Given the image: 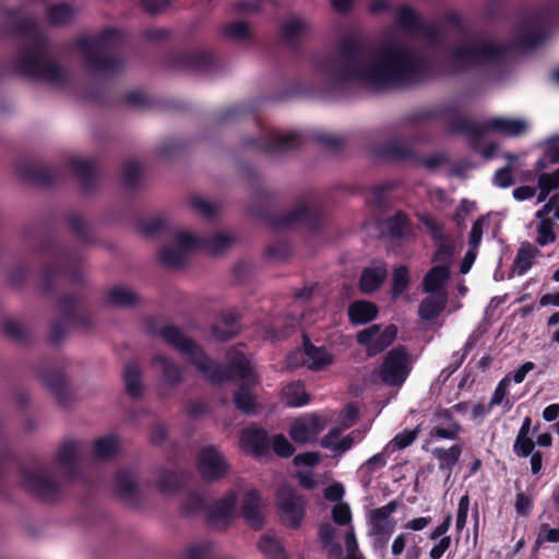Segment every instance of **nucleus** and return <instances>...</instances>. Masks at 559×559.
Returning a JSON list of instances; mask_svg holds the SVG:
<instances>
[{
    "mask_svg": "<svg viewBox=\"0 0 559 559\" xmlns=\"http://www.w3.org/2000/svg\"><path fill=\"white\" fill-rule=\"evenodd\" d=\"M197 468L204 480L217 481L228 474L229 464L215 445H206L198 452Z\"/></svg>",
    "mask_w": 559,
    "mask_h": 559,
    "instance_id": "obj_12",
    "label": "nucleus"
},
{
    "mask_svg": "<svg viewBox=\"0 0 559 559\" xmlns=\"http://www.w3.org/2000/svg\"><path fill=\"white\" fill-rule=\"evenodd\" d=\"M79 260L67 252H61L53 257L43 266L44 280L53 277H69L78 273Z\"/></svg>",
    "mask_w": 559,
    "mask_h": 559,
    "instance_id": "obj_21",
    "label": "nucleus"
},
{
    "mask_svg": "<svg viewBox=\"0 0 559 559\" xmlns=\"http://www.w3.org/2000/svg\"><path fill=\"white\" fill-rule=\"evenodd\" d=\"M235 241L234 236L225 233H216L210 238H204L192 231L180 230L174 233L171 240L160 248L158 257L165 266L181 269L200 250L211 255H222Z\"/></svg>",
    "mask_w": 559,
    "mask_h": 559,
    "instance_id": "obj_5",
    "label": "nucleus"
},
{
    "mask_svg": "<svg viewBox=\"0 0 559 559\" xmlns=\"http://www.w3.org/2000/svg\"><path fill=\"white\" fill-rule=\"evenodd\" d=\"M420 432L419 426L412 430H403L397 433L386 445V449L391 452L403 450L409 447L418 437Z\"/></svg>",
    "mask_w": 559,
    "mask_h": 559,
    "instance_id": "obj_47",
    "label": "nucleus"
},
{
    "mask_svg": "<svg viewBox=\"0 0 559 559\" xmlns=\"http://www.w3.org/2000/svg\"><path fill=\"white\" fill-rule=\"evenodd\" d=\"M119 443L116 436L98 438L94 442L93 454L96 459L110 460L118 452Z\"/></svg>",
    "mask_w": 559,
    "mask_h": 559,
    "instance_id": "obj_40",
    "label": "nucleus"
},
{
    "mask_svg": "<svg viewBox=\"0 0 559 559\" xmlns=\"http://www.w3.org/2000/svg\"><path fill=\"white\" fill-rule=\"evenodd\" d=\"M286 402L292 407H301L309 403V394L300 381L292 382L283 390Z\"/></svg>",
    "mask_w": 559,
    "mask_h": 559,
    "instance_id": "obj_39",
    "label": "nucleus"
},
{
    "mask_svg": "<svg viewBox=\"0 0 559 559\" xmlns=\"http://www.w3.org/2000/svg\"><path fill=\"white\" fill-rule=\"evenodd\" d=\"M302 143L304 136L299 132H272L265 141L258 143V146L269 154H276L297 148Z\"/></svg>",
    "mask_w": 559,
    "mask_h": 559,
    "instance_id": "obj_18",
    "label": "nucleus"
},
{
    "mask_svg": "<svg viewBox=\"0 0 559 559\" xmlns=\"http://www.w3.org/2000/svg\"><path fill=\"white\" fill-rule=\"evenodd\" d=\"M436 418L447 427H433L430 431L431 438L455 440L462 430L461 425L454 419L452 411L442 408L436 412Z\"/></svg>",
    "mask_w": 559,
    "mask_h": 559,
    "instance_id": "obj_26",
    "label": "nucleus"
},
{
    "mask_svg": "<svg viewBox=\"0 0 559 559\" xmlns=\"http://www.w3.org/2000/svg\"><path fill=\"white\" fill-rule=\"evenodd\" d=\"M535 451V441L531 436H516L513 443V452L518 457H527Z\"/></svg>",
    "mask_w": 559,
    "mask_h": 559,
    "instance_id": "obj_56",
    "label": "nucleus"
},
{
    "mask_svg": "<svg viewBox=\"0 0 559 559\" xmlns=\"http://www.w3.org/2000/svg\"><path fill=\"white\" fill-rule=\"evenodd\" d=\"M152 365L162 370L163 379L168 385L182 382V369L171 359L157 355L152 359Z\"/></svg>",
    "mask_w": 559,
    "mask_h": 559,
    "instance_id": "obj_31",
    "label": "nucleus"
},
{
    "mask_svg": "<svg viewBox=\"0 0 559 559\" xmlns=\"http://www.w3.org/2000/svg\"><path fill=\"white\" fill-rule=\"evenodd\" d=\"M462 451V445L456 443L451 445L449 449L435 448L432 450V455L440 461L439 469L447 472L448 476H450L461 457Z\"/></svg>",
    "mask_w": 559,
    "mask_h": 559,
    "instance_id": "obj_32",
    "label": "nucleus"
},
{
    "mask_svg": "<svg viewBox=\"0 0 559 559\" xmlns=\"http://www.w3.org/2000/svg\"><path fill=\"white\" fill-rule=\"evenodd\" d=\"M515 511L521 516H528L533 509V499L525 492L520 491L515 496Z\"/></svg>",
    "mask_w": 559,
    "mask_h": 559,
    "instance_id": "obj_63",
    "label": "nucleus"
},
{
    "mask_svg": "<svg viewBox=\"0 0 559 559\" xmlns=\"http://www.w3.org/2000/svg\"><path fill=\"white\" fill-rule=\"evenodd\" d=\"M58 308L61 318L55 319L51 322L49 332L50 345L58 346L67 336L64 322L83 331L94 329V322L86 311V302L81 294H61L58 298Z\"/></svg>",
    "mask_w": 559,
    "mask_h": 559,
    "instance_id": "obj_8",
    "label": "nucleus"
},
{
    "mask_svg": "<svg viewBox=\"0 0 559 559\" xmlns=\"http://www.w3.org/2000/svg\"><path fill=\"white\" fill-rule=\"evenodd\" d=\"M275 498L281 523L290 530H298L306 516V498L290 485L280 486Z\"/></svg>",
    "mask_w": 559,
    "mask_h": 559,
    "instance_id": "obj_10",
    "label": "nucleus"
},
{
    "mask_svg": "<svg viewBox=\"0 0 559 559\" xmlns=\"http://www.w3.org/2000/svg\"><path fill=\"white\" fill-rule=\"evenodd\" d=\"M24 36V48L14 59L17 72L24 76L45 82L53 87L66 86L71 79L68 69L48 55L47 36L32 19L20 22Z\"/></svg>",
    "mask_w": 559,
    "mask_h": 559,
    "instance_id": "obj_3",
    "label": "nucleus"
},
{
    "mask_svg": "<svg viewBox=\"0 0 559 559\" xmlns=\"http://www.w3.org/2000/svg\"><path fill=\"white\" fill-rule=\"evenodd\" d=\"M185 481L183 473L177 469H162L156 486L162 493L169 495L179 491Z\"/></svg>",
    "mask_w": 559,
    "mask_h": 559,
    "instance_id": "obj_33",
    "label": "nucleus"
},
{
    "mask_svg": "<svg viewBox=\"0 0 559 559\" xmlns=\"http://www.w3.org/2000/svg\"><path fill=\"white\" fill-rule=\"evenodd\" d=\"M302 347L309 370L319 372L334 362V356L324 346H316L307 335L302 336Z\"/></svg>",
    "mask_w": 559,
    "mask_h": 559,
    "instance_id": "obj_22",
    "label": "nucleus"
},
{
    "mask_svg": "<svg viewBox=\"0 0 559 559\" xmlns=\"http://www.w3.org/2000/svg\"><path fill=\"white\" fill-rule=\"evenodd\" d=\"M397 25L411 33H418L421 31L420 19L418 14L409 7H402L396 15Z\"/></svg>",
    "mask_w": 559,
    "mask_h": 559,
    "instance_id": "obj_41",
    "label": "nucleus"
},
{
    "mask_svg": "<svg viewBox=\"0 0 559 559\" xmlns=\"http://www.w3.org/2000/svg\"><path fill=\"white\" fill-rule=\"evenodd\" d=\"M258 548L265 559H288L280 540L270 535L265 534L260 537Z\"/></svg>",
    "mask_w": 559,
    "mask_h": 559,
    "instance_id": "obj_38",
    "label": "nucleus"
},
{
    "mask_svg": "<svg viewBox=\"0 0 559 559\" xmlns=\"http://www.w3.org/2000/svg\"><path fill=\"white\" fill-rule=\"evenodd\" d=\"M453 110L450 106H438L436 108H425L420 109L416 112H414L411 116V121L413 122H423L428 121L430 119H433L439 116H450L452 115Z\"/></svg>",
    "mask_w": 559,
    "mask_h": 559,
    "instance_id": "obj_49",
    "label": "nucleus"
},
{
    "mask_svg": "<svg viewBox=\"0 0 559 559\" xmlns=\"http://www.w3.org/2000/svg\"><path fill=\"white\" fill-rule=\"evenodd\" d=\"M106 302L114 307H131L136 305L135 294L123 287H114L106 296Z\"/></svg>",
    "mask_w": 559,
    "mask_h": 559,
    "instance_id": "obj_42",
    "label": "nucleus"
},
{
    "mask_svg": "<svg viewBox=\"0 0 559 559\" xmlns=\"http://www.w3.org/2000/svg\"><path fill=\"white\" fill-rule=\"evenodd\" d=\"M420 223L427 228L435 240L443 239V227L431 215L425 214L419 217Z\"/></svg>",
    "mask_w": 559,
    "mask_h": 559,
    "instance_id": "obj_61",
    "label": "nucleus"
},
{
    "mask_svg": "<svg viewBox=\"0 0 559 559\" xmlns=\"http://www.w3.org/2000/svg\"><path fill=\"white\" fill-rule=\"evenodd\" d=\"M271 449L277 456L283 459H288L295 453V447L283 433H277L274 435L272 439L270 438V450Z\"/></svg>",
    "mask_w": 559,
    "mask_h": 559,
    "instance_id": "obj_48",
    "label": "nucleus"
},
{
    "mask_svg": "<svg viewBox=\"0 0 559 559\" xmlns=\"http://www.w3.org/2000/svg\"><path fill=\"white\" fill-rule=\"evenodd\" d=\"M447 302L448 297L427 296L419 304L418 316L426 321L435 320L444 310Z\"/></svg>",
    "mask_w": 559,
    "mask_h": 559,
    "instance_id": "obj_34",
    "label": "nucleus"
},
{
    "mask_svg": "<svg viewBox=\"0 0 559 559\" xmlns=\"http://www.w3.org/2000/svg\"><path fill=\"white\" fill-rule=\"evenodd\" d=\"M141 165L139 162L129 160L124 164L123 167V180L124 183L129 187L134 186L141 176Z\"/></svg>",
    "mask_w": 559,
    "mask_h": 559,
    "instance_id": "obj_59",
    "label": "nucleus"
},
{
    "mask_svg": "<svg viewBox=\"0 0 559 559\" xmlns=\"http://www.w3.org/2000/svg\"><path fill=\"white\" fill-rule=\"evenodd\" d=\"M454 248L451 243L441 242L433 254V266L426 273L423 280H449Z\"/></svg>",
    "mask_w": 559,
    "mask_h": 559,
    "instance_id": "obj_20",
    "label": "nucleus"
},
{
    "mask_svg": "<svg viewBox=\"0 0 559 559\" xmlns=\"http://www.w3.org/2000/svg\"><path fill=\"white\" fill-rule=\"evenodd\" d=\"M41 381L59 404L66 406L70 401L66 374L60 370H48L41 374Z\"/></svg>",
    "mask_w": 559,
    "mask_h": 559,
    "instance_id": "obj_25",
    "label": "nucleus"
},
{
    "mask_svg": "<svg viewBox=\"0 0 559 559\" xmlns=\"http://www.w3.org/2000/svg\"><path fill=\"white\" fill-rule=\"evenodd\" d=\"M79 448L74 440L64 441L57 452V463L69 483L82 479V473L78 465Z\"/></svg>",
    "mask_w": 559,
    "mask_h": 559,
    "instance_id": "obj_16",
    "label": "nucleus"
},
{
    "mask_svg": "<svg viewBox=\"0 0 559 559\" xmlns=\"http://www.w3.org/2000/svg\"><path fill=\"white\" fill-rule=\"evenodd\" d=\"M408 352L405 346L399 345L389 350L383 357L379 369L381 381L389 386H402L411 373Z\"/></svg>",
    "mask_w": 559,
    "mask_h": 559,
    "instance_id": "obj_11",
    "label": "nucleus"
},
{
    "mask_svg": "<svg viewBox=\"0 0 559 559\" xmlns=\"http://www.w3.org/2000/svg\"><path fill=\"white\" fill-rule=\"evenodd\" d=\"M189 205L195 213L203 216L204 218H211L218 212L216 204L209 202L207 200H204L198 195L190 199Z\"/></svg>",
    "mask_w": 559,
    "mask_h": 559,
    "instance_id": "obj_50",
    "label": "nucleus"
},
{
    "mask_svg": "<svg viewBox=\"0 0 559 559\" xmlns=\"http://www.w3.org/2000/svg\"><path fill=\"white\" fill-rule=\"evenodd\" d=\"M136 479V472L133 468H120L115 475V492L130 507H139L140 491Z\"/></svg>",
    "mask_w": 559,
    "mask_h": 559,
    "instance_id": "obj_15",
    "label": "nucleus"
},
{
    "mask_svg": "<svg viewBox=\"0 0 559 559\" xmlns=\"http://www.w3.org/2000/svg\"><path fill=\"white\" fill-rule=\"evenodd\" d=\"M236 502L237 496L234 491H230L210 507H206V524L211 526L223 525L226 527L234 516Z\"/></svg>",
    "mask_w": 559,
    "mask_h": 559,
    "instance_id": "obj_17",
    "label": "nucleus"
},
{
    "mask_svg": "<svg viewBox=\"0 0 559 559\" xmlns=\"http://www.w3.org/2000/svg\"><path fill=\"white\" fill-rule=\"evenodd\" d=\"M526 120L521 118L495 117L481 122L468 118L454 119L449 123L451 132L466 134L478 139L486 133L495 132L504 136H520L527 131Z\"/></svg>",
    "mask_w": 559,
    "mask_h": 559,
    "instance_id": "obj_9",
    "label": "nucleus"
},
{
    "mask_svg": "<svg viewBox=\"0 0 559 559\" xmlns=\"http://www.w3.org/2000/svg\"><path fill=\"white\" fill-rule=\"evenodd\" d=\"M311 31V24L301 17H292L282 25V35L284 41L289 46H295Z\"/></svg>",
    "mask_w": 559,
    "mask_h": 559,
    "instance_id": "obj_27",
    "label": "nucleus"
},
{
    "mask_svg": "<svg viewBox=\"0 0 559 559\" xmlns=\"http://www.w3.org/2000/svg\"><path fill=\"white\" fill-rule=\"evenodd\" d=\"M559 21V0L526 14L516 24L509 46L468 36L452 52L453 60L466 66L490 64L504 61L513 51L538 47L549 36L550 27Z\"/></svg>",
    "mask_w": 559,
    "mask_h": 559,
    "instance_id": "obj_2",
    "label": "nucleus"
},
{
    "mask_svg": "<svg viewBox=\"0 0 559 559\" xmlns=\"http://www.w3.org/2000/svg\"><path fill=\"white\" fill-rule=\"evenodd\" d=\"M10 468L19 473L21 485L36 499L52 503L61 498L62 486L47 474L44 463L37 462L35 469H29L5 450L0 456V481L8 477Z\"/></svg>",
    "mask_w": 559,
    "mask_h": 559,
    "instance_id": "obj_6",
    "label": "nucleus"
},
{
    "mask_svg": "<svg viewBox=\"0 0 559 559\" xmlns=\"http://www.w3.org/2000/svg\"><path fill=\"white\" fill-rule=\"evenodd\" d=\"M241 449L253 457L270 455V436L266 429L257 424L245 427L239 437Z\"/></svg>",
    "mask_w": 559,
    "mask_h": 559,
    "instance_id": "obj_14",
    "label": "nucleus"
},
{
    "mask_svg": "<svg viewBox=\"0 0 559 559\" xmlns=\"http://www.w3.org/2000/svg\"><path fill=\"white\" fill-rule=\"evenodd\" d=\"M492 181L497 187L503 189L513 186L515 180L512 174V169L509 166L497 169Z\"/></svg>",
    "mask_w": 559,
    "mask_h": 559,
    "instance_id": "obj_60",
    "label": "nucleus"
},
{
    "mask_svg": "<svg viewBox=\"0 0 559 559\" xmlns=\"http://www.w3.org/2000/svg\"><path fill=\"white\" fill-rule=\"evenodd\" d=\"M240 316L235 310L222 311L213 323L211 331L218 341H228L240 332Z\"/></svg>",
    "mask_w": 559,
    "mask_h": 559,
    "instance_id": "obj_23",
    "label": "nucleus"
},
{
    "mask_svg": "<svg viewBox=\"0 0 559 559\" xmlns=\"http://www.w3.org/2000/svg\"><path fill=\"white\" fill-rule=\"evenodd\" d=\"M289 436L296 443H308L313 441V437L309 433L306 426L300 421V419H296L289 429Z\"/></svg>",
    "mask_w": 559,
    "mask_h": 559,
    "instance_id": "obj_58",
    "label": "nucleus"
},
{
    "mask_svg": "<svg viewBox=\"0 0 559 559\" xmlns=\"http://www.w3.org/2000/svg\"><path fill=\"white\" fill-rule=\"evenodd\" d=\"M309 206L306 202L298 203L297 206L283 217L282 224L284 226H294L298 223H304L309 217Z\"/></svg>",
    "mask_w": 559,
    "mask_h": 559,
    "instance_id": "obj_52",
    "label": "nucleus"
},
{
    "mask_svg": "<svg viewBox=\"0 0 559 559\" xmlns=\"http://www.w3.org/2000/svg\"><path fill=\"white\" fill-rule=\"evenodd\" d=\"M224 32L227 37L234 40H246L251 36L249 25L243 21H237L228 24Z\"/></svg>",
    "mask_w": 559,
    "mask_h": 559,
    "instance_id": "obj_54",
    "label": "nucleus"
},
{
    "mask_svg": "<svg viewBox=\"0 0 559 559\" xmlns=\"http://www.w3.org/2000/svg\"><path fill=\"white\" fill-rule=\"evenodd\" d=\"M396 336V325L389 324L381 331L380 324H372L359 331L356 335V341L359 345L367 348L369 357H373L384 352L395 341Z\"/></svg>",
    "mask_w": 559,
    "mask_h": 559,
    "instance_id": "obj_13",
    "label": "nucleus"
},
{
    "mask_svg": "<svg viewBox=\"0 0 559 559\" xmlns=\"http://www.w3.org/2000/svg\"><path fill=\"white\" fill-rule=\"evenodd\" d=\"M70 167L85 188L92 186L95 175V164L93 160L74 157L70 162Z\"/></svg>",
    "mask_w": 559,
    "mask_h": 559,
    "instance_id": "obj_37",
    "label": "nucleus"
},
{
    "mask_svg": "<svg viewBox=\"0 0 559 559\" xmlns=\"http://www.w3.org/2000/svg\"><path fill=\"white\" fill-rule=\"evenodd\" d=\"M118 39L119 33L114 29L78 38L76 45L91 73L111 74L122 68V60L111 55Z\"/></svg>",
    "mask_w": 559,
    "mask_h": 559,
    "instance_id": "obj_7",
    "label": "nucleus"
},
{
    "mask_svg": "<svg viewBox=\"0 0 559 559\" xmlns=\"http://www.w3.org/2000/svg\"><path fill=\"white\" fill-rule=\"evenodd\" d=\"M4 333L8 337L23 343L28 338L27 330L19 322L13 319H5L3 322Z\"/></svg>",
    "mask_w": 559,
    "mask_h": 559,
    "instance_id": "obj_51",
    "label": "nucleus"
},
{
    "mask_svg": "<svg viewBox=\"0 0 559 559\" xmlns=\"http://www.w3.org/2000/svg\"><path fill=\"white\" fill-rule=\"evenodd\" d=\"M332 519L338 525H347L352 521V511L345 503H338L332 509Z\"/></svg>",
    "mask_w": 559,
    "mask_h": 559,
    "instance_id": "obj_64",
    "label": "nucleus"
},
{
    "mask_svg": "<svg viewBox=\"0 0 559 559\" xmlns=\"http://www.w3.org/2000/svg\"><path fill=\"white\" fill-rule=\"evenodd\" d=\"M539 253V250L532 245L531 242H523L518 251L515 258L516 269L519 270V275H522L526 272L531 265L532 260Z\"/></svg>",
    "mask_w": 559,
    "mask_h": 559,
    "instance_id": "obj_44",
    "label": "nucleus"
},
{
    "mask_svg": "<svg viewBox=\"0 0 559 559\" xmlns=\"http://www.w3.org/2000/svg\"><path fill=\"white\" fill-rule=\"evenodd\" d=\"M394 32L388 29L379 44L368 48L344 39L336 56L319 64L320 73L335 85L357 84L377 92L421 83L429 75V60L397 40Z\"/></svg>",
    "mask_w": 559,
    "mask_h": 559,
    "instance_id": "obj_1",
    "label": "nucleus"
},
{
    "mask_svg": "<svg viewBox=\"0 0 559 559\" xmlns=\"http://www.w3.org/2000/svg\"><path fill=\"white\" fill-rule=\"evenodd\" d=\"M241 515L252 528H262L264 518L262 513L261 497L258 490L252 489L243 496Z\"/></svg>",
    "mask_w": 559,
    "mask_h": 559,
    "instance_id": "obj_24",
    "label": "nucleus"
},
{
    "mask_svg": "<svg viewBox=\"0 0 559 559\" xmlns=\"http://www.w3.org/2000/svg\"><path fill=\"white\" fill-rule=\"evenodd\" d=\"M312 139L320 145L329 150H336L345 143V139L340 135L331 134L324 131H316Z\"/></svg>",
    "mask_w": 559,
    "mask_h": 559,
    "instance_id": "obj_53",
    "label": "nucleus"
},
{
    "mask_svg": "<svg viewBox=\"0 0 559 559\" xmlns=\"http://www.w3.org/2000/svg\"><path fill=\"white\" fill-rule=\"evenodd\" d=\"M233 402L235 407L246 415H251L257 409V399L247 382H242L235 391Z\"/></svg>",
    "mask_w": 559,
    "mask_h": 559,
    "instance_id": "obj_35",
    "label": "nucleus"
},
{
    "mask_svg": "<svg viewBox=\"0 0 559 559\" xmlns=\"http://www.w3.org/2000/svg\"><path fill=\"white\" fill-rule=\"evenodd\" d=\"M123 382L126 385L127 394L138 400L143 394V381L142 373L139 366L135 362H128L123 370Z\"/></svg>",
    "mask_w": 559,
    "mask_h": 559,
    "instance_id": "obj_30",
    "label": "nucleus"
},
{
    "mask_svg": "<svg viewBox=\"0 0 559 559\" xmlns=\"http://www.w3.org/2000/svg\"><path fill=\"white\" fill-rule=\"evenodd\" d=\"M158 334L171 347L189 356L190 362L212 384H222L234 378L242 380L249 378L250 362L242 352H228V364L224 366L211 359L204 349L193 340L186 337L178 326L166 325L160 329Z\"/></svg>",
    "mask_w": 559,
    "mask_h": 559,
    "instance_id": "obj_4",
    "label": "nucleus"
},
{
    "mask_svg": "<svg viewBox=\"0 0 559 559\" xmlns=\"http://www.w3.org/2000/svg\"><path fill=\"white\" fill-rule=\"evenodd\" d=\"M204 510H206L205 499L197 492H190L180 506V512L183 516H193Z\"/></svg>",
    "mask_w": 559,
    "mask_h": 559,
    "instance_id": "obj_46",
    "label": "nucleus"
},
{
    "mask_svg": "<svg viewBox=\"0 0 559 559\" xmlns=\"http://www.w3.org/2000/svg\"><path fill=\"white\" fill-rule=\"evenodd\" d=\"M388 452L389 450L385 447L383 451L372 455L360 466L359 473L361 475V480L365 484V486H368L370 484L372 474L376 471L381 469L386 465L389 456Z\"/></svg>",
    "mask_w": 559,
    "mask_h": 559,
    "instance_id": "obj_36",
    "label": "nucleus"
},
{
    "mask_svg": "<svg viewBox=\"0 0 559 559\" xmlns=\"http://www.w3.org/2000/svg\"><path fill=\"white\" fill-rule=\"evenodd\" d=\"M468 510H469V496L467 493H465L459 500L456 521H455V527L457 531H462L465 527Z\"/></svg>",
    "mask_w": 559,
    "mask_h": 559,
    "instance_id": "obj_62",
    "label": "nucleus"
},
{
    "mask_svg": "<svg viewBox=\"0 0 559 559\" xmlns=\"http://www.w3.org/2000/svg\"><path fill=\"white\" fill-rule=\"evenodd\" d=\"M554 223L551 219H543L537 227L536 241L539 246H546L556 241V234L552 230Z\"/></svg>",
    "mask_w": 559,
    "mask_h": 559,
    "instance_id": "obj_55",
    "label": "nucleus"
},
{
    "mask_svg": "<svg viewBox=\"0 0 559 559\" xmlns=\"http://www.w3.org/2000/svg\"><path fill=\"white\" fill-rule=\"evenodd\" d=\"M380 156L399 162H414L417 160V155L406 142L392 141L383 146L379 153Z\"/></svg>",
    "mask_w": 559,
    "mask_h": 559,
    "instance_id": "obj_29",
    "label": "nucleus"
},
{
    "mask_svg": "<svg viewBox=\"0 0 559 559\" xmlns=\"http://www.w3.org/2000/svg\"><path fill=\"white\" fill-rule=\"evenodd\" d=\"M378 307L376 304L366 300H356L348 307V319L352 324H366L374 320L378 316Z\"/></svg>",
    "mask_w": 559,
    "mask_h": 559,
    "instance_id": "obj_28",
    "label": "nucleus"
},
{
    "mask_svg": "<svg viewBox=\"0 0 559 559\" xmlns=\"http://www.w3.org/2000/svg\"><path fill=\"white\" fill-rule=\"evenodd\" d=\"M510 383H511V377L510 374H507L506 377H503L499 383L497 384L493 393H492V396L490 399V406L495 407V406H498V405H502L507 408V411H510L511 407L513 406V403L511 402V400L508 396L509 394V386H510Z\"/></svg>",
    "mask_w": 559,
    "mask_h": 559,
    "instance_id": "obj_45",
    "label": "nucleus"
},
{
    "mask_svg": "<svg viewBox=\"0 0 559 559\" xmlns=\"http://www.w3.org/2000/svg\"><path fill=\"white\" fill-rule=\"evenodd\" d=\"M388 276L386 264L382 261H372L364 269L359 280H385Z\"/></svg>",
    "mask_w": 559,
    "mask_h": 559,
    "instance_id": "obj_57",
    "label": "nucleus"
},
{
    "mask_svg": "<svg viewBox=\"0 0 559 559\" xmlns=\"http://www.w3.org/2000/svg\"><path fill=\"white\" fill-rule=\"evenodd\" d=\"M454 248L451 243L441 242L433 254V266L426 273L423 280H449Z\"/></svg>",
    "mask_w": 559,
    "mask_h": 559,
    "instance_id": "obj_19",
    "label": "nucleus"
},
{
    "mask_svg": "<svg viewBox=\"0 0 559 559\" xmlns=\"http://www.w3.org/2000/svg\"><path fill=\"white\" fill-rule=\"evenodd\" d=\"M48 20L52 25H64L70 23L74 16L75 11L73 8L66 3H59L48 9Z\"/></svg>",
    "mask_w": 559,
    "mask_h": 559,
    "instance_id": "obj_43",
    "label": "nucleus"
}]
</instances>
